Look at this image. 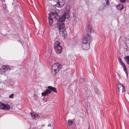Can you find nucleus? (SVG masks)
Wrapping results in <instances>:
<instances>
[{
	"label": "nucleus",
	"mask_w": 129,
	"mask_h": 129,
	"mask_svg": "<svg viewBox=\"0 0 129 129\" xmlns=\"http://www.w3.org/2000/svg\"><path fill=\"white\" fill-rule=\"evenodd\" d=\"M70 10V6H67L65 9V12L57 21V25L59 29V34L60 35H62L65 30V28L63 22L64 21L66 17H68V16Z\"/></svg>",
	"instance_id": "1"
},
{
	"label": "nucleus",
	"mask_w": 129,
	"mask_h": 129,
	"mask_svg": "<svg viewBox=\"0 0 129 129\" xmlns=\"http://www.w3.org/2000/svg\"><path fill=\"white\" fill-rule=\"evenodd\" d=\"M53 16L55 19H57L59 18V15L55 11V12H51L48 14L49 23L50 26H51L53 22V19L52 17Z\"/></svg>",
	"instance_id": "2"
},
{
	"label": "nucleus",
	"mask_w": 129,
	"mask_h": 129,
	"mask_svg": "<svg viewBox=\"0 0 129 129\" xmlns=\"http://www.w3.org/2000/svg\"><path fill=\"white\" fill-rule=\"evenodd\" d=\"M47 88L48 89L42 93V96H45L46 95L50 94L51 92V91L56 93L57 92L56 89L54 87L49 86L47 87Z\"/></svg>",
	"instance_id": "3"
},
{
	"label": "nucleus",
	"mask_w": 129,
	"mask_h": 129,
	"mask_svg": "<svg viewBox=\"0 0 129 129\" xmlns=\"http://www.w3.org/2000/svg\"><path fill=\"white\" fill-rule=\"evenodd\" d=\"M62 66L59 65L58 63H56L54 64L52 66V72L54 75H55L58 72L61 68Z\"/></svg>",
	"instance_id": "4"
},
{
	"label": "nucleus",
	"mask_w": 129,
	"mask_h": 129,
	"mask_svg": "<svg viewBox=\"0 0 129 129\" xmlns=\"http://www.w3.org/2000/svg\"><path fill=\"white\" fill-rule=\"evenodd\" d=\"M65 3V0H58V2H57L55 5H53V6L55 7L56 9L59 10L58 9H61Z\"/></svg>",
	"instance_id": "5"
},
{
	"label": "nucleus",
	"mask_w": 129,
	"mask_h": 129,
	"mask_svg": "<svg viewBox=\"0 0 129 129\" xmlns=\"http://www.w3.org/2000/svg\"><path fill=\"white\" fill-rule=\"evenodd\" d=\"M55 50L56 52L58 53H60L62 51V47L60 45V43L58 41H56L54 44Z\"/></svg>",
	"instance_id": "6"
},
{
	"label": "nucleus",
	"mask_w": 129,
	"mask_h": 129,
	"mask_svg": "<svg viewBox=\"0 0 129 129\" xmlns=\"http://www.w3.org/2000/svg\"><path fill=\"white\" fill-rule=\"evenodd\" d=\"M92 40L91 36L89 34H87L84 36L82 42L90 44Z\"/></svg>",
	"instance_id": "7"
},
{
	"label": "nucleus",
	"mask_w": 129,
	"mask_h": 129,
	"mask_svg": "<svg viewBox=\"0 0 129 129\" xmlns=\"http://www.w3.org/2000/svg\"><path fill=\"white\" fill-rule=\"evenodd\" d=\"M81 46L83 49L88 50L90 48V44L82 42Z\"/></svg>",
	"instance_id": "8"
},
{
	"label": "nucleus",
	"mask_w": 129,
	"mask_h": 129,
	"mask_svg": "<svg viewBox=\"0 0 129 129\" xmlns=\"http://www.w3.org/2000/svg\"><path fill=\"white\" fill-rule=\"evenodd\" d=\"M0 108L1 109L7 110H9L10 108L9 105L5 104L1 102H0Z\"/></svg>",
	"instance_id": "9"
},
{
	"label": "nucleus",
	"mask_w": 129,
	"mask_h": 129,
	"mask_svg": "<svg viewBox=\"0 0 129 129\" xmlns=\"http://www.w3.org/2000/svg\"><path fill=\"white\" fill-rule=\"evenodd\" d=\"M117 87L119 92H122L125 91V87L120 82L118 83Z\"/></svg>",
	"instance_id": "10"
},
{
	"label": "nucleus",
	"mask_w": 129,
	"mask_h": 129,
	"mask_svg": "<svg viewBox=\"0 0 129 129\" xmlns=\"http://www.w3.org/2000/svg\"><path fill=\"white\" fill-rule=\"evenodd\" d=\"M11 67L9 66H4L2 67L1 70L3 71L6 72L7 71H9L11 69Z\"/></svg>",
	"instance_id": "11"
},
{
	"label": "nucleus",
	"mask_w": 129,
	"mask_h": 129,
	"mask_svg": "<svg viewBox=\"0 0 129 129\" xmlns=\"http://www.w3.org/2000/svg\"><path fill=\"white\" fill-rule=\"evenodd\" d=\"M93 29L92 28L91 26L89 25H87L86 28V31L88 33H91V31H93Z\"/></svg>",
	"instance_id": "12"
},
{
	"label": "nucleus",
	"mask_w": 129,
	"mask_h": 129,
	"mask_svg": "<svg viewBox=\"0 0 129 129\" xmlns=\"http://www.w3.org/2000/svg\"><path fill=\"white\" fill-rule=\"evenodd\" d=\"M30 114L32 118L34 119H35L39 117L38 115V114L32 113H30Z\"/></svg>",
	"instance_id": "13"
},
{
	"label": "nucleus",
	"mask_w": 129,
	"mask_h": 129,
	"mask_svg": "<svg viewBox=\"0 0 129 129\" xmlns=\"http://www.w3.org/2000/svg\"><path fill=\"white\" fill-rule=\"evenodd\" d=\"M117 8L118 10H121L123 8V7L122 4H119L117 6Z\"/></svg>",
	"instance_id": "14"
},
{
	"label": "nucleus",
	"mask_w": 129,
	"mask_h": 129,
	"mask_svg": "<svg viewBox=\"0 0 129 129\" xmlns=\"http://www.w3.org/2000/svg\"><path fill=\"white\" fill-rule=\"evenodd\" d=\"M127 63L129 64V56H126L124 58Z\"/></svg>",
	"instance_id": "15"
},
{
	"label": "nucleus",
	"mask_w": 129,
	"mask_h": 129,
	"mask_svg": "<svg viewBox=\"0 0 129 129\" xmlns=\"http://www.w3.org/2000/svg\"><path fill=\"white\" fill-rule=\"evenodd\" d=\"M118 61L121 64V65L122 66L125 64L124 62L120 58H118Z\"/></svg>",
	"instance_id": "16"
},
{
	"label": "nucleus",
	"mask_w": 129,
	"mask_h": 129,
	"mask_svg": "<svg viewBox=\"0 0 129 129\" xmlns=\"http://www.w3.org/2000/svg\"><path fill=\"white\" fill-rule=\"evenodd\" d=\"M68 124L69 125H71L72 124L73 122V121L71 120H68Z\"/></svg>",
	"instance_id": "17"
},
{
	"label": "nucleus",
	"mask_w": 129,
	"mask_h": 129,
	"mask_svg": "<svg viewBox=\"0 0 129 129\" xmlns=\"http://www.w3.org/2000/svg\"><path fill=\"white\" fill-rule=\"evenodd\" d=\"M109 0H106V5H104L103 6H104L105 7H107V6L109 5Z\"/></svg>",
	"instance_id": "18"
},
{
	"label": "nucleus",
	"mask_w": 129,
	"mask_h": 129,
	"mask_svg": "<svg viewBox=\"0 0 129 129\" xmlns=\"http://www.w3.org/2000/svg\"><path fill=\"white\" fill-rule=\"evenodd\" d=\"M123 67V70L125 71L126 73H127V71L126 70V68L125 65L122 66Z\"/></svg>",
	"instance_id": "19"
},
{
	"label": "nucleus",
	"mask_w": 129,
	"mask_h": 129,
	"mask_svg": "<svg viewBox=\"0 0 129 129\" xmlns=\"http://www.w3.org/2000/svg\"><path fill=\"white\" fill-rule=\"evenodd\" d=\"M14 95V94L13 93H12L9 96V97L10 98H12L13 97V96Z\"/></svg>",
	"instance_id": "20"
},
{
	"label": "nucleus",
	"mask_w": 129,
	"mask_h": 129,
	"mask_svg": "<svg viewBox=\"0 0 129 129\" xmlns=\"http://www.w3.org/2000/svg\"><path fill=\"white\" fill-rule=\"evenodd\" d=\"M2 1V2L3 3V6L5 7H6V4H4V3H5V2H4V1Z\"/></svg>",
	"instance_id": "21"
},
{
	"label": "nucleus",
	"mask_w": 129,
	"mask_h": 129,
	"mask_svg": "<svg viewBox=\"0 0 129 129\" xmlns=\"http://www.w3.org/2000/svg\"><path fill=\"white\" fill-rule=\"evenodd\" d=\"M104 6L103 5V6H101L99 8V9L100 10H103L104 9V7H103V6Z\"/></svg>",
	"instance_id": "22"
},
{
	"label": "nucleus",
	"mask_w": 129,
	"mask_h": 129,
	"mask_svg": "<svg viewBox=\"0 0 129 129\" xmlns=\"http://www.w3.org/2000/svg\"><path fill=\"white\" fill-rule=\"evenodd\" d=\"M120 1L122 3H123L125 2L126 0H120Z\"/></svg>",
	"instance_id": "23"
},
{
	"label": "nucleus",
	"mask_w": 129,
	"mask_h": 129,
	"mask_svg": "<svg viewBox=\"0 0 129 129\" xmlns=\"http://www.w3.org/2000/svg\"><path fill=\"white\" fill-rule=\"evenodd\" d=\"M51 126V124L50 123L48 124V126H49V127H50Z\"/></svg>",
	"instance_id": "24"
},
{
	"label": "nucleus",
	"mask_w": 129,
	"mask_h": 129,
	"mask_svg": "<svg viewBox=\"0 0 129 129\" xmlns=\"http://www.w3.org/2000/svg\"><path fill=\"white\" fill-rule=\"evenodd\" d=\"M89 127H90V125H89V128H88V129H89Z\"/></svg>",
	"instance_id": "25"
},
{
	"label": "nucleus",
	"mask_w": 129,
	"mask_h": 129,
	"mask_svg": "<svg viewBox=\"0 0 129 129\" xmlns=\"http://www.w3.org/2000/svg\"><path fill=\"white\" fill-rule=\"evenodd\" d=\"M1 1H4V2H5V0H1Z\"/></svg>",
	"instance_id": "26"
},
{
	"label": "nucleus",
	"mask_w": 129,
	"mask_h": 129,
	"mask_svg": "<svg viewBox=\"0 0 129 129\" xmlns=\"http://www.w3.org/2000/svg\"><path fill=\"white\" fill-rule=\"evenodd\" d=\"M1 89L0 88V90Z\"/></svg>",
	"instance_id": "27"
}]
</instances>
